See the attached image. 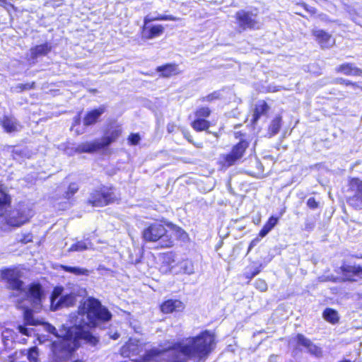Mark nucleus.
<instances>
[{
	"label": "nucleus",
	"mask_w": 362,
	"mask_h": 362,
	"mask_svg": "<svg viewBox=\"0 0 362 362\" xmlns=\"http://www.w3.org/2000/svg\"><path fill=\"white\" fill-rule=\"evenodd\" d=\"M77 313L82 317L79 324L66 327L62 335L54 334L57 339L51 343V349L54 355H71L81 346V341L92 346H96L99 337L94 335L91 329L100 327L112 318L108 308L94 297H88L81 302Z\"/></svg>",
	"instance_id": "nucleus-1"
},
{
	"label": "nucleus",
	"mask_w": 362,
	"mask_h": 362,
	"mask_svg": "<svg viewBox=\"0 0 362 362\" xmlns=\"http://www.w3.org/2000/svg\"><path fill=\"white\" fill-rule=\"evenodd\" d=\"M216 344V334L211 330L204 329L187 338L186 342L177 341L162 349H151L136 362H159L167 352L170 353L168 362H188L192 359L204 362L215 351Z\"/></svg>",
	"instance_id": "nucleus-2"
},
{
	"label": "nucleus",
	"mask_w": 362,
	"mask_h": 362,
	"mask_svg": "<svg viewBox=\"0 0 362 362\" xmlns=\"http://www.w3.org/2000/svg\"><path fill=\"white\" fill-rule=\"evenodd\" d=\"M170 230L180 236L186 234L181 227L161 218L148 223L142 230L141 237L144 242H159L160 248H170L174 246L175 240Z\"/></svg>",
	"instance_id": "nucleus-3"
},
{
	"label": "nucleus",
	"mask_w": 362,
	"mask_h": 362,
	"mask_svg": "<svg viewBox=\"0 0 362 362\" xmlns=\"http://www.w3.org/2000/svg\"><path fill=\"white\" fill-rule=\"evenodd\" d=\"M122 132L119 125L107 127L104 131L100 141L95 140L81 143L76 148V151L79 153H93L105 148L119 139Z\"/></svg>",
	"instance_id": "nucleus-4"
},
{
	"label": "nucleus",
	"mask_w": 362,
	"mask_h": 362,
	"mask_svg": "<svg viewBox=\"0 0 362 362\" xmlns=\"http://www.w3.org/2000/svg\"><path fill=\"white\" fill-rule=\"evenodd\" d=\"M119 198L113 185H100L90 193L87 204L92 207H104L118 202Z\"/></svg>",
	"instance_id": "nucleus-5"
},
{
	"label": "nucleus",
	"mask_w": 362,
	"mask_h": 362,
	"mask_svg": "<svg viewBox=\"0 0 362 362\" xmlns=\"http://www.w3.org/2000/svg\"><path fill=\"white\" fill-rule=\"evenodd\" d=\"M249 146L250 142L247 139H240L231 147L228 153L221 156L218 161L219 168L221 170H226L243 162Z\"/></svg>",
	"instance_id": "nucleus-6"
},
{
	"label": "nucleus",
	"mask_w": 362,
	"mask_h": 362,
	"mask_svg": "<svg viewBox=\"0 0 362 362\" xmlns=\"http://www.w3.org/2000/svg\"><path fill=\"white\" fill-rule=\"evenodd\" d=\"M1 279L6 283L8 290L19 293L25 292L24 282L21 279L22 272L16 267H5L0 270Z\"/></svg>",
	"instance_id": "nucleus-7"
},
{
	"label": "nucleus",
	"mask_w": 362,
	"mask_h": 362,
	"mask_svg": "<svg viewBox=\"0 0 362 362\" xmlns=\"http://www.w3.org/2000/svg\"><path fill=\"white\" fill-rule=\"evenodd\" d=\"M175 19L173 16L158 15L156 17L146 16L144 18V25L141 28L143 37L147 40L153 39L163 35L164 27L162 25H148L151 22L156 21H174Z\"/></svg>",
	"instance_id": "nucleus-8"
},
{
	"label": "nucleus",
	"mask_w": 362,
	"mask_h": 362,
	"mask_svg": "<svg viewBox=\"0 0 362 362\" xmlns=\"http://www.w3.org/2000/svg\"><path fill=\"white\" fill-rule=\"evenodd\" d=\"M212 115V110L205 105L197 107L193 111V119L190 122L191 127L197 132H206L211 127L209 118Z\"/></svg>",
	"instance_id": "nucleus-9"
},
{
	"label": "nucleus",
	"mask_w": 362,
	"mask_h": 362,
	"mask_svg": "<svg viewBox=\"0 0 362 362\" xmlns=\"http://www.w3.org/2000/svg\"><path fill=\"white\" fill-rule=\"evenodd\" d=\"M348 191L352 193L346 198L349 206L355 210L362 209V180L356 177H349L347 181Z\"/></svg>",
	"instance_id": "nucleus-10"
},
{
	"label": "nucleus",
	"mask_w": 362,
	"mask_h": 362,
	"mask_svg": "<svg viewBox=\"0 0 362 362\" xmlns=\"http://www.w3.org/2000/svg\"><path fill=\"white\" fill-rule=\"evenodd\" d=\"M337 273L339 276L333 280L334 282H356L362 280V265L343 263Z\"/></svg>",
	"instance_id": "nucleus-11"
},
{
	"label": "nucleus",
	"mask_w": 362,
	"mask_h": 362,
	"mask_svg": "<svg viewBox=\"0 0 362 362\" xmlns=\"http://www.w3.org/2000/svg\"><path fill=\"white\" fill-rule=\"evenodd\" d=\"M235 18L240 31L259 28V22L257 18V14L250 11L240 10L235 13Z\"/></svg>",
	"instance_id": "nucleus-12"
},
{
	"label": "nucleus",
	"mask_w": 362,
	"mask_h": 362,
	"mask_svg": "<svg viewBox=\"0 0 362 362\" xmlns=\"http://www.w3.org/2000/svg\"><path fill=\"white\" fill-rule=\"evenodd\" d=\"M158 309L163 315L181 314L185 311L186 305L180 298H168L160 303Z\"/></svg>",
	"instance_id": "nucleus-13"
},
{
	"label": "nucleus",
	"mask_w": 362,
	"mask_h": 362,
	"mask_svg": "<svg viewBox=\"0 0 362 362\" xmlns=\"http://www.w3.org/2000/svg\"><path fill=\"white\" fill-rule=\"evenodd\" d=\"M44 298V291L39 282L30 283L25 294V298L28 300L33 306L40 305Z\"/></svg>",
	"instance_id": "nucleus-14"
},
{
	"label": "nucleus",
	"mask_w": 362,
	"mask_h": 362,
	"mask_svg": "<svg viewBox=\"0 0 362 362\" xmlns=\"http://www.w3.org/2000/svg\"><path fill=\"white\" fill-rule=\"evenodd\" d=\"M312 35L322 49L329 48L335 42V40L332 35L322 29L313 30Z\"/></svg>",
	"instance_id": "nucleus-15"
},
{
	"label": "nucleus",
	"mask_w": 362,
	"mask_h": 362,
	"mask_svg": "<svg viewBox=\"0 0 362 362\" xmlns=\"http://www.w3.org/2000/svg\"><path fill=\"white\" fill-rule=\"evenodd\" d=\"M0 125L4 132L12 134L21 129V124L18 120L12 115H4L0 118Z\"/></svg>",
	"instance_id": "nucleus-16"
},
{
	"label": "nucleus",
	"mask_w": 362,
	"mask_h": 362,
	"mask_svg": "<svg viewBox=\"0 0 362 362\" xmlns=\"http://www.w3.org/2000/svg\"><path fill=\"white\" fill-rule=\"evenodd\" d=\"M156 71L159 73V77L163 78H169L180 74L179 66L176 63H166L158 66Z\"/></svg>",
	"instance_id": "nucleus-17"
},
{
	"label": "nucleus",
	"mask_w": 362,
	"mask_h": 362,
	"mask_svg": "<svg viewBox=\"0 0 362 362\" xmlns=\"http://www.w3.org/2000/svg\"><path fill=\"white\" fill-rule=\"evenodd\" d=\"M335 71L349 76H362V69L353 63L345 62L336 67Z\"/></svg>",
	"instance_id": "nucleus-18"
},
{
	"label": "nucleus",
	"mask_w": 362,
	"mask_h": 362,
	"mask_svg": "<svg viewBox=\"0 0 362 362\" xmlns=\"http://www.w3.org/2000/svg\"><path fill=\"white\" fill-rule=\"evenodd\" d=\"M105 111V107L102 105L87 112L83 119V125L88 127L96 124L99 121L100 117Z\"/></svg>",
	"instance_id": "nucleus-19"
},
{
	"label": "nucleus",
	"mask_w": 362,
	"mask_h": 362,
	"mask_svg": "<svg viewBox=\"0 0 362 362\" xmlns=\"http://www.w3.org/2000/svg\"><path fill=\"white\" fill-rule=\"evenodd\" d=\"M119 354L124 358H129L139 352L138 341L129 338L119 349Z\"/></svg>",
	"instance_id": "nucleus-20"
},
{
	"label": "nucleus",
	"mask_w": 362,
	"mask_h": 362,
	"mask_svg": "<svg viewBox=\"0 0 362 362\" xmlns=\"http://www.w3.org/2000/svg\"><path fill=\"white\" fill-rule=\"evenodd\" d=\"M295 340L296 341L297 346H302L308 349V351L312 354H317L320 352V349L314 344L311 340L306 338L303 334L298 333L295 337Z\"/></svg>",
	"instance_id": "nucleus-21"
},
{
	"label": "nucleus",
	"mask_w": 362,
	"mask_h": 362,
	"mask_svg": "<svg viewBox=\"0 0 362 362\" xmlns=\"http://www.w3.org/2000/svg\"><path fill=\"white\" fill-rule=\"evenodd\" d=\"M269 110V107L265 100H260L255 105L252 116L250 120L252 124L255 125L261 116L266 115Z\"/></svg>",
	"instance_id": "nucleus-22"
},
{
	"label": "nucleus",
	"mask_w": 362,
	"mask_h": 362,
	"mask_svg": "<svg viewBox=\"0 0 362 362\" xmlns=\"http://www.w3.org/2000/svg\"><path fill=\"white\" fill-rule=\"evenodd\" d=\"M52 50V46L48 42L35 45L30 48V57L36 59L40 56H45Z\"/></svg>",
	"instance_id": "nucleus-23"
},
{
	"label": "nucleus",
	"mask_w": 362,
	"mask_h": 362,
	"mask_svg": "<svg viewBox=\"0 0 362 362\" xmlns=\"http://www.w3.org/2000/svg\"><path fill=\"white\" fill-rule=\"evenodd\" d=\"M279 218L275 216H271L265 222L262 228L258 233L260 238L265 237L278 223Z\"/></svg>",
	"instance_id": "nucleus-24"
},
{
	"label": "nucleus",
	"mask_w": 362,
	"mask_h": 362,
	"mask_svg": "<svg viewBox=\"0 0 362 362\" xmlns=\"http://www.w3.org/2000/svg\"><path fill=\"white\" fill-rule=\"evenodd\" d=\"M92 245V243L89 238L83 240H78L73 243L69 248L68 252H83L87 250Z\"/></svg>",
	"instance_id": "nucleus-25"
},
{
	"label": "nucleus",
	"mask_w": 362,
	"mask_h": 362,
	"mask_svg": "<svg viewBox=\"0 0 362 362\" xmlns=\"http://www.w3.org/2000/svg\"><path fill=\"white\" fill-rule=\"evenodd\" d=\"M323 318L332 325H336L339 322V316L338 312L331 308H327L322 313Z\"/></svg>",
	"instance_id": "nucleus-26"
},
{
	"label": "nucleus",
	"mask_w": 362,
	"mask_h": 362,
	"mask_svg": "<svg viewBox=\"0 0 362 362\" xmlns=\"http://www.w3.org/2000/svg\"><path fill=\"white\" fill-rule=\"evenodd\" d=\"M282 117L280 115L276 116L268 127V134L269 136H274L277 134L281 127Z\"/></svg>",
	"instance_id": "nucleus-27"
},
{
	"label": "nucleus",
	"mask_w": 362,
	"mask_h": 362,
	"mask_svg": "<svg viewBox=\"0 0 362 362\" xmlns=\"http://www.w3.org/2000/svg\"><path fill=\"white\" fill-rule=\"evenodd\" d=\"M59 267L61 268L62 270H63L65 272L71 273V274H74L77 276H80V275L88 276L89 274L88 270L87 269H84V268H80V267H71V266H67V265H64V264H61L59 266Z\"/></svg>",
	"instance_id": "nucleus-28"
},
{
	"label": "nucleus",
	"mask_w": 362,
	"mask_h": 362,
	"mask_svg": "<svg viewBox=\"0 0 362 362\" xmlns=\"http://www.w3.org/2000/svg\"><path fill=\"white\" fill-rule=\"evenodd\" d=\"M76 301V296L73 293H69L62 296L59 300V303L65 307H71L75 305Z\"/></svg>",
	"instance_id": "nucleus-29"
},
{
	"label": "nucleus",
	"mask_w": 362,
	"mask_h": 362,
	"mask_svg": "<svg viewBox=\"0 0 362 362\" xmlns=\"http://www.w3.org/2000/svg\"><path fill=\"white\" fill-rule=\"evenodd\" d=\"M25 355L30 362H39V351L36 346H32L25 351Z\"/></svg>",
	"instance_id": "nucleus-30"
},
{
	"label": "nucleus",
	"mask_w": 362,
	"mask_h": 362,
	"mask_svg": "<svg viewBox=\"0 0 362 362\" xmlns=\"http://www.w3.org/2000/svg\"><path fill=\"white\" fill-rule=\"evenodd\" d=\"M222 98V95L220 90H214L212 93L207 94L200 98L202 103H212L216 100H219Z\"/></svg>",
	"instance_id": "nucleus-31"
},
{
	"label": "nucleus",
	"mask_w": 362,
	"mask_h": 362,
	"mask_svg": "<svg viewBox=\"0 0 362 362\" xmlns=\"http://www.w3.org/2000/svg\"><path fill=\"white\" fill-rule=\"evenodd\" d=\"M23 317L26 325H37L40 324L38 320L34 319L33 311L32 309L25 308L24 310Z\"/></svg>",
	"instance_id": "nucleus-32"
},
{
	"label": "nucleus",
	"mask_w": 362,
	"mask_h": 362,
	"mask_svg": "<svg viewBox=\"0 0 362 362\" xmlns=\"http://www.w3.org/2000/svg\"><path fill=\"white\" fill-rule=\"evenodd\" d=\"M79 187L76 182H71L69 185L66 191L64 193V198L67 200L73 199L75 194L78 191Z\"/></svg>",
	"instance_id": "nucleus-33"
},
{
	"label": "nucleus",
	"mask_w": 362,
	"mask_h": 362,
	"mask_svg": "<svg viewBox=\"0 0 362 362\" xmlns=\"http://www.w3.org/2000/svg\"><path fill=\"white\" fill-rule=\"evenodd\" d=\"M35 87L36 83L35 81H32L25 83H18L14 87V88L16 93H22L24 91L33 90L35 88Z\"/></svg>",
	"instance_id": "nucleus-34"
},
{
	"label": "nucleus",
	"mask_w": 362,
	"mask_h": 362,
	"mask_svg": "<svg viewBox=\"0 0 362 362\" xmlns=\"http://www.w3.org/2000/svg\"><path fill=\"white\" fill-rule=\"evenodd\" d=\"M162 263L166 266H170L175 262V254L173 252H165L160 255Z\"/></svg>",
	"instance_id": "nucleus-35"
},
{
	"label": "nucleus",
	"mask_w": 362,
	"mask_h": 362,
	"mask_svg": "<svg viewBox=\"0 0 362 362\" xmlns=\"http://www.w3.org/2000/svg\"><path fill=\"white\" fill-rule=\"evenodd\" d=\"M11 204V198L6 194H3L0 197V216H2L6 209Z\"/></svg>",
	"instance_id": "nucleus-36"
},
{
	"label": "nucleus",
	"mask_w": 362,
	"mask_h": 362,
	"mask_svg": "<svg viewBox=\"0 0 362 362\" xmlns=\"http://www.w3.org/2000/svg\"><path fill=\"white\" fill-rule=\"evenodd\" d=\"M335 82L342 86H351L354 89L358 88L362 90V86H360L357 82L355 81L344 79L343 78H338L336 79Z\"/></svg>",
	"instance_id": "nucleus-37"
},
{
	"label": "nucleus",
	"mask_w": 362,
	"mask_h": 362,
	"mask_svg": "<svg viewBox=\"0 0 362 362\" xmlns=\"http://www.w3.org/2000/svg\"><path fill=\"white\" fill-rule=\"evenodd\" d=\"M254 286L256 289L260 292H264L267 290L268 286L266 281L263 279H257L254 283Z\"/></svg>",
	"instance_id": "nucleus-38"
},
{
	"label": "nucleus",
	"mask_w": 362,
	"mask_h": 362,
	"mask_svg": "<svg viewBox=\"0 0 362 362\" xmlns=\"http://www.w3.org/2000/svg\"><path fill=\"white\" fill-rule=\"evenodd\" d=\"M141 137L138 133H131L127 138L128 142L130 145L136 146L140 141Z\"/></svg>",
	"instance_id": "nucleus-39"
},
{
	"label": "nucleus",
	"mask_w": 362,
	"mask_h": 362,
	"mask_svg": "<svg viewBox=\"0 0 362 362\" xmlns=\"http://www.w3.org/2000/svg\"><path fill=\"white\" fill-rule=\"evenodd\" d=\"M297 5L302 7L305 11H306L310 15H315L317 13L316 8L310 6L308 4H307L304 1H300V2L297 3Z\"/></svg>",
	"instance_id": "nucleus-40"
},
{
	"label": "nucleus",
	"mask_w": 362,
	"mask_h": 362,
	"mask_svg": "<svg viewBox=\"0 0 362 362\" xmlns=\"http://www.w3.org/2000/svg\"><path fill=\"white\" fill-rule=\"evenodd\" d=\"M308 207L312 210L316 209L320 206V203L315 197H310L306 202Z\"/></svg>",
	"instance_id": "nucleus-41"
},
{
	"label": "nucleus",
	"mask_w": 362,
	"mask_h": 362,
	"mask_svg": "<svg viewBox=\"0 0 362 362\" xmlns=\"http://www.w3.org/2000/svg\"><path fill=\"white\" fill-rule=\"evenodd\" d=\"M63 288L60 286L54 287L52 294H51V301L52 303L54 302V300L57 298L62 293Z\"/></svg>",
	"instance_id": "nucleus-42"
},
{
	"label": "nucleus",
	"mask_w": 362,
	"mask_h": 362,
	"mask_svg": "<svg viewBox=\"0 0 362 362\" xmlns=\"http://www.w3.org/2000/svg\"><path fill=\"white\" fill-rule=\"evenodd\" d=\"M32 241H33V235L30 233L23 234L20 240V242L22 244H27Z\"/></svg>",
	"instance_id": "nucleus-43"
},
{
	"label": "nucleus",
	"mask_w": 362,
	"mask_h": 362,
	"mask_svg": "<svg viewBox=\"0 0 362 362\" xmlns=\"http://www.w3.org/2000/svg\"><path fill=\"white\" fill-rule=\"evenodd\" d=\"M262 238H260L258 235L256 238H253L249 243L247 248V253L260 241Z\"/></svg>",
	"instance_id": "nucleus-44"
},
{
	"label": "nucleus",
	"mask_w": 362,
	"mask_h": 362,
	"mask_svg": "<svg viewBox=\"0 0 362 362\" xmlns=\"http://www.w3.org/2000/svg\"><path fill=\"white\" fill-rule=\"evenodd\" d=\"M17 329L18 330V332L21 334H22L23 335H25V336H30V335L29 329L27 327H25V326H23V325H18L17 327Z\"/></svg>",
	"instance_id": "nucleus-45"
},
{
	"label": "nucleus",
	"mask_w": 362,
	"mask_h": 362,
	"mask_svg": "<svg viewBox=\"0 0 362 362\" xmlns=\"http://www.w3.org/2000/svg\"><path fill=\"white\" fill-rule=\"evenodd\" d=\"M183 135H184L185 139H186L189 143L195 145V144L194 143V141L192 140V136L191 135L189 132H188V131L184 132Z\"/></svg>",
	"instance_id": "nucleus-46"
},
{
	"label": "nucleus",
	"mask_w": 362,
	"mask_h": 362,
	"mask_svg": "<svg viewBox=\"0 0 362 362\" xmlns=\"http://www.w3.org/2000/svg\"><path fill=\"white\" fill-rule=\"evenodd\" d=\"M262 269V264H259L258 267H257L251 273L255 276L256 275L259 274Z\"/></svg>",
	"instance_id": "nucleus-47"
},
{
	"label": "nucleus",
	"mask_w": 362,
	"mask_h": 362,
	"mask_svg": "<svg viewBox=\"0 0 362 362\" xmlns=\"http://www.w3.org/2000/svg\"><path fill=\"white\" fill-rule=\"evenodd\" d=\"M253 277L255 276L251 272L245 274V278L247 280V283L250 282Z\"/></svg>",
	"instance_id": "nucleus-48"
},
{
	"label": "nucleus",
	"mask_w": 362,
	"mask_h": 362,
	"mask_svg": "<svg viewBox=\"0 0 362 362\" xmlns=\"http://www.w3.org/2000/svg\"><path fill=\"white\" fill-rule=\"evenodd\" d=\"M0 5L5 7L6 5H8V2L7 0H0ZM9 5H11L9 4Z\"/></svg>",
	"instance_id": "nucleus-49"
},
{
	"label": "nucleus",
	"mask_w": 362,
	"mask_h": 362,
	"mask_svg": "<svg viewBox=\"0 0 362 362\" xmlns=\"http://www.w3.org/2000/svg\"><path fill=\"white\" fill-rule=\"evenodd\" d=\"M119 337V334L118 332H115L112 336L111 338L112 339H117Z\"/></svg>",
	"instance_id": "nucleus-50"
},
{
	"label": "nucleus",
	"mask_w": 362,
	"mask_h": 362,
	"mask_svg": "<svg viewBox=\"0 0 362 362\" xmlns=\"http://www.w3.org/2000/svg\"><path fill=\"white\" fill-rule=\"evenodd\" d=\"M297 14H298V16H303V15H301V14H300V13H297Z\"/></svg>",
	"instance_id": "nucleus-51"
}]
</instances>
